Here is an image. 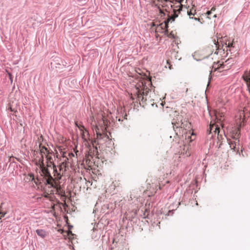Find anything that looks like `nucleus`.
Instances as JSON below:
<instances>
[{
	"instance_id": "obj_1",
	"label": "nucleus",
	"mask_w": 250,
	"mask_h": 250,
	"mask_svg": "<svg viewBox=\"0 0 250 250\" xmlns=\"http://www.w3.org/2000/svg\"><path fill=\"white\" fill-rule=\"evenodd\" d=\"M130 98L139 102L140 105L145 106L154 104V93L146 85V81H139L132 88Z\"/></svg>"
},
{
	"instance_id": "obj_2",
	"label": "nucleus",
	"mask_w": 250,
	"mask_h": 250,
	"mask_svg": "<svg viewBox=\"0 0 250 250\" xmlns=\"http://www.w3.org/2000/svg\"><path fill=\"white\" fill-rule=\"evenodd\" d=\"M91 125L92 129L95 131L97 135L96 143H101L102 141H106L109 139L107 134L106 128L108 125V121L103 114L98 115V119L95 121L93 116H92L88 120Z\"/></svg>"
},
{
	"instance_id": "obj_3",
	"label": "nucleus",
	"mask_w": 250,
	"mask_h": 250,
	"mask_svg": "<svg viewBox=\"0 0 250 250\" xmlns=\"http://www.w3.org/2000/svg\"><path fill=\"white\" fill-rule=\"evenodd\" d=\"M40 152H38L37 151H34V156L38 153L41 155V157L39 158L38 160L36 158V165H38L40 169L42 170V175L43 176V170L44 169H47L48 172L50 173L49 171V169L47 167H45L44 164L43 163V157L44 156L46 159L47 161H49L50 163L54 161L55 159V157L54 156V153L52 151H50L48 150L47 147L45 146H42V144L39 145Z\"/></svg>"
},
{
	"instance_id": "obj_4",
	"label": "nucleus",
	"mask_w": 250,
	"mask_h": 250,
	"mask_svg": "<svg viewBox=\"0 0 250 250\" xmlns=\"http://www.w3.org/2000/svg\"><path fill=\"white\" fill-rule=\"evenodd\" d=\"M43 178L46 184L50 185L51 187L56 189V193L63 197L65 199V191L60 185L59 180L53 178L50 173H49L47 169L43 170Z\"/></svg>"
},
{
	"instance_id": "obj_5",
	"label": "nucleus",
	"mask_w": 250,
	"mask_h": 250,
	"mask_svg": "<svg viewBox=\"0 0 250 250\" xmlns=\"http://www.w3.org/2000/svg\"><path fill=\"white\" fill-rule=\"evenodd\" d=\"M69 162L68 159L66 158L63 162H62L59 166V171L57 169V172H54V178H56V180H60L62 176L65 173V172L68 169Z\"/></svg>"
},
{
	"instance_id": "obj_6",
	"label": "nucleus",
	"mask_w": 250,
	"mask_h": 250,
	"mask_svg": "<svg viewBox=\"0 0 250 250\" xmlns=\"http://www.w3.org/2000/svg\"><path fill=\"white\" fill-rule=\"evenodd\" d=\"M172 124L174 128H181L187 129V128H190V124L181 115H178L172 120Z\"/></svg>"
},
{
	"instance_id": "obj_7",
	"label": "nucleus",
	"mask_w": 250,
	"mask_h": 250,
	"mask_svg": "<svg viewBox=\"0 0 250 250\" xmlns=\"http://www.w3.org/2000/svg\"><path fill=\"white\" fill-rule=\"evenodd\" d=\"M181 10V8H179L176 11L175 10H173L174 11V15L173 16L170 17L169 19L167 20V21H165L164 23H162L159 25H157L156 27L155 31L156 32H163L165 30V29H167L168 27V23L170 21H174V19L176 17L178 16L177 12L179 13L180 10Z\"/></svg>"
},
{
	"instance_id": "obj_8",
	"label": "nucleus",
	"mask_w": 250,
	"mask_h": 250,
	"mask_svg": "<svg viewBox=\"0 0 250 250\" xmlns=\"http://www.w3.org/2000/svg\"><path fill=\"white\" fill-rule=\"evenodd\" d=\"M169 3L167 0H155L153 2L152 5L158 7L160 13H164V11H167L166 7H168Z\"/></svg>"
},
{
	"instance_id": "obj_9",
	"label": "nucleus",
	"mask_w": 250,
	"mask_h": 250,
	"mask_svg": "<svg viewBox=\"0 0 250 250\" xmlns=\"http://www.w3.org/2000/svg\"><path fill=\"white\" fill-rule=\"evenodd\" d=\"M235 134L234 136H233V138L235 140L234 142H230L229 143L230 147L232 149H235L236 146V144L238 143L239 140L238 139L239 138L240 132L239 128L236 129L235 130Z\"/></svg>"
},
{
	"instance_id": "obj_10",
	"label": "nucleus",
	"mask_w": 250,
	"mask_h": 250,
	"mask_svg": "<svg viewBox=\"0 0 250 250\" xmlns=\"http://www.w3.org/2000/svg\"><path fill=\"white\" fill-rule=\"evenodd\" d=\"M208 131L209 132V134L214 133V134L215 135L217 134L218 136L220 132V128L219 127V125H216V124H211V122H210L209 130Z\"/></svg>"
},
{
	"instance_id": "obj_11",
	"label": "nucleus",
	"mask_w": 250,
	"mask_h": 250,
	"mask_svg": "<svg viewBox=\"0 0 250 250\" xmlns=\"http://www.w3.org/2000/svg\"><path fill=\"white\" fill-rule=\"evenodd\" d=\"M98 152L97 147L93 146L89 148L87 154L85 155L87 157L93 158L98 157Z\"/></svg>"
},
{
	"instance_id": "obj_12",
	"label": "nucleus",
	"mask_w": 250,
	"mask_h": 250,
	"mask_svg": "<svg viewBox=\"0 0 250 250\" xmlns=\"http://www.w3.org/2000/svg\"><path fill=\"white\" fill-rule=\"evenodd\" d=\"M214 115L216 117V119L217 120V122H220V125H222V122L224 121V114L223 112L220 111L215 110Z\"/></svg>"
},
{
	"instance_id": "obj_13",
	"label": "nucleus",
	"mask_w": 250,
	"mask_h": 250,
	"mask_svg": "<svg viewBox=\"0 0 250 250\" xmlns=\"http://www.w3.org/2000/svg\"><path fill=\"white\" fill-rule=\"evenodd\" d=\"M226 64L224 62L218 61L216 63H214L213 65L212 66L213 68H214L215 70H220L222 68H226ZM229 67H227L226 69H228Z\"/></svg>"
},
{
	"instance_id": "obj_14",
	"label": "nucleus",
	"mask_w": 250,
	"mask_h": 250,
	"mask_svg": "<svg viewBox=\"0 0 250 250\" xmlns=\"http://www.w3.org/2000/svg\"><path fill=\"white\" fill-rule=\"evenodd\" d=\"M36 232L37 234H38V235L42 238H45L48 234V233L47 231H45L44 229H38L36 230Z\"/></svg>"
},
{
	"instance_id": "obj_15",
	"label": "nucleus",
	"mask_w": 250,
	"mask_h": 250,
	"mask_svg": "<svg viewBox=\"0 0 250 250\" xmlns=\"http://www.w3.org/2000/svg\"><path fill=\"white\" fill-rule=\"evenodd\" d=\"M47 167L48 169H49L50 168L51 169H53L54 173L57 172V167L56 165L54 164V161H52V162H51V163H50L49 161H47L46 167ZM49 171H50V170H49Z\"/></svg>"
},
{
	"instance_id": "obj_16",
	"label": "nucleus",
	"mask_w": 250,
	"mask_h": 250,
	"mask_svg": "<svg viewBox=\"0 0 250 250\" xmlns=\"http://www.w3.org/2000/svg\"><path fill=\"white\" fill-rule=\"evenodd\" d=\"M85 161V163L87 165L88 167H91L93 166V164L94 163L93 158H91L90 157H87L85 156V158L84 159Z\"/></svg>"
},
{
	"instance_id": "obj_17",
	"label": "nucleus",
	"mask_w": 250,
	"mask_h": 250,
	"mask_svg": "<svg viewBox=\"0 0 250 250\" xmlns=\"http://www.w3.org/2000/svg\"><path fill=\"white\" fill-rule=\"evenodd\" d=\"M75 125L79 128V129L80 131L85 130V133L87 134V135L88 134V131L87 130V129L84 127V126L83 125L79 124L77 122H75Z\"/></svg>"
},
{
	"instance_id": "obj_18",
	"label": "nucleus",
	"mask_w": 250,
	"mask_h": 250,
	"mask_svg": "<svg viewBox=\"0 0 250 250\" xmlns=\"http://www.w3.org/2000/svg\"><path fill=\"white\" fill-rule=\"evenodd\" d=\"M165 34L167 35V36L169 38H170L172 39H174L175 38V34L174 33V32L173 31H171L170 33L168 34V30L167 29L166 30H165Z\"/></svg>"
},
{
	"instance_id": "obj_19",
	"label": "nucleus",
	"mask_w": 250,
	"mask_h": 250,
	"mask_svg": "<svg viewBox=\"0 0 250 250\" xmlns=\"http://www.w3.org/2000/svg\"><path fill=\"white\" fill-rule=\"evenodd\" d=\"M195 10L192 8L189 11H188V14L189 15V17L191 18H193L192 17H191V16H194L195 14Z\"/></svg>"
},
{
	"instance_id": "obj_20",
	"label": "nucleus",
	"mask_w": 250,
	"mask_h": 250,
	"mask_svg": "<svg viewBox=\"0 0 250 250\" xmlns=\"http://www.w3.org/2000/svg\"><path fill=\"white\" fill-rule=\"evenodd\" d=\"M166 67H168L169 69H171L172 68V65L171 64V61L169 60H167Z\"/></svg>"
},
{
	"instance_id": "obj_21",
	"label": "nucleus",
	"mask_w": 250,
	"mask_h": 250,
	"mask_svg": "<svg viewBox=\"0 0 250 250\" xmlns=\"http://www.w3.org/2000/svg\"><path fill=\"white\" fill-rule=\"evenodd\" d=\"M81 131V135H82V137L83 139L86 140V138L87 137H88V134L87 135V134L85 133V130H83V131Z\"/></svg>"
},
{
	"instance_id": "obj_22",
	"label": "nucleus",
	"mask_w": 250,
	"mask_h": 250,
	"mask_svg": "<svg viewBox=\"0 0 250 250\" xmlns=\"http://www.w3.org/2000/svg\"><path fill=\"white\" fill-rule=\"evenodd\" d=\"M146 208H145V211H144V217L145 218H146L148 215H149V209L148 208H146V206L145 207Z\"/></svg>"
},
{
	"instance_id": "obj_23",
	"label": "nucleus",
	"mask_w": 250,
	"mask_h": 250,
	"mask_svg": "<svg viewBox=\"0 0 250 250\" xmlns=\"http://www.w3.org/2000/svg\"><path fill=\"white\" fill-rule=\"evenodd\" d=\"M216 8L214 7H213L210 11H208L207 12V14H208V17L209 19H211V17L210 16V15L212 13L213 11H214L215 10Z\"/></svg>"
},
{
	"instance_id": "obj_24",
	"label": "nucleus",
	"mask_w": 250,
	"mask_h": 250,
	"mask_svg": "<svg viewBox=\"0 0 250 250\" xmlns=\"http://www.w3.org/2000/svg\"><path fill=\"white\" fill-rule=\"evenodd\" d=\"M225 44L226 45V47H228V48L233 47V42H229L228 43L226 42Z\"/></svg>"
},
{
	"instance_id": "obj_25",
	"label": "nucleus",
	"mask_w": 250,
	"mask_h": 250,
	"mask_svg": "<svg viewBox=\"0 0 250 250\" xmlns=\"http://www.w3.org/2000/svg\"><path fill=\"white\" fill-rule=\"evenodd\" d=\"M17 159L18 161H19V159L18 158H17L16 157H14L13 156H11L9 157V161H11V162H13V163L15 162L14 161V159Z\"/></svg>"
},
{
	"instance_id": "obj_26",
	"label": "nucleus",
	"mask_w": 250,
	"mask_h": 250,
	"mask_svg": "<svg viewBox=\"0 0 250 250\" xmlns=\"http://www.w3.org/2000/svg\"><path fill=\"white\" fill-rule=\"evenodd\" d=\"M11 112H17V110H14V109H13L12 108V107H11V105H9V107L8 108Z\"/></svg>"
},
{
	"instance_id": "obj_27",
	"label": "nucleus",
	"mask_w": 250,
	"mask_h": 250,
	"mask_svg": "<svg viewBox=\"0 0 250 250\" xmlns=\"http://www.w3.org/2000/svg\"><path fill=\"white\" fill-rule=\"evenodd\" d=\"M8 76H9V79H10L11 80V82L12 83L13 82V80H12V75L10 73H8Z\"/></svg>"
},
{
	"instance_id": "obj_28",
	"label": "nucleus",
	"mask_w": 250,
	"mask_h": 250,
	"mask_svg": "<svg viewBox=\"0 0 250 250\" xmlns=\"http://www.w3.org/2000/svg\"><path fill=\"white\" fill-rule=\"evenodd\" d=\"M5 214V213L0 211V219H1V217H4Z\"/></svg>"
},
{
	"instance_id": "obj_29",
	"label": "nucleus",
	"mask_w": 250,
	"mask_h": 250,
	"mask_svg": "<svg viewBox=\"0 0 250 250\" xmlns=\"http://www.w3.org/2000/svg\"><path fill=\"white\" fill-rule=\"evenodd\" d=\"M205 51H206V50H202V51H201L199 52H198V54H205Z\"/></svg>"
},
{
	"instance_id": "obj_30",
	"label": "nucleus",
	"mask_w": 250,
	"mask_h": 250,
	"mask_svg": "<svg viewBox=\"0 0 250 250\" xmlns=\"http://www.w3.org/2000/svg\"><path fill=\"white\" fill-rule=\"evenodd\" d=\"M211 54H212V51L211 50H210L209 52L205 57H204V58L207 57L209 55H210Z\"/></svg>"
},
{
	"instance_id": "obj_31",
	"label": "nucleus",
	"mask_w": 250,
	"mask_h": 250,
	"mask_svg": "<svg viewBox=\"0 0 250 250\" xmlns=\"http://www.w3.org/2000/svg\"><path fill=\"white\" fill-rule=\"evenodd\" d=\"M74 151H75V154H76V156H77V155H78V153L79 152V151H78V150H76V149H74Z\"/></svg>"
},
{
	"instance_id": "obj_32",
	"label": "nucleus",
	"mask_w": 250,
	"mask_h": 250,
	"mask_svg": "<svg viewBox=\"0 0 250 250\" xmlns=\"http://www.w3.org/2000/svg\"><path fill=\"white\" fill-rule=\"evenodd\" d=\"M69 155L70 156H72L73 157H74V154L73 153H71V154H69Z\"/></svg>"
},
{
	"instance_id": "obj_33",
	"label": "nucleus",
	"mask_w": 250,
	"mask_h": 250,
	"mask_svg": "<svg viewBox=\"0 0 250 250\" xmlns=\"http://www.w3.org/2000/svg\"><path fill=\"white\" fill-rule=\"evenodd\" d=\"M216 17V14H214V15H213V17Z\"/></svg>"
},
{
	"instance_id": "obj_34",
	"label": "nucleus",
	"mask_w": 250,
	"mask_h": 250,
	"mask_svg": "<svg viewBox=\"0 0 250 250\" xmlns=\"http://www.w3.org/2000/svg\"><path fill=\"white\" fill-rule=\"evenodd\" d=\"M229 61V59H228L227 61H225V63H226V62H228V61Z\"/></svg>"
},
{
	"instance_id": "obj_35",
	"label": "nucleus",
	"mask_w": 250,
	"mask_h": 250,
	"mask_svg": "<svg viewBox=\"0 0 250 250\" xmlns=\"http://www.w3.org/2000/svg\"><path fill=\"white\" fill-rule=\"evenodd\" d=\"M188 88H187V89H186V93L188 92Z\"/></svg>"
},
{
	"instance_id": "obj_36",
	"label": "nucleus",
	"mask_w": 250,
	"mask_h": 250,
	"mask_svg": "<svg viewBox=\"0 0 250 250\" xmlns=\"http://www.w3.org/2000/svg\"><path fill=\"white\" fill-rule=\"evenodd\" d=\"M250 72V71H246V72H245V73H246V72Z\"/></svg>"
},
{
	"instance_id": "obj_37",
	"label": "nucleus",
	"mask_w": 250,
	"mask_h": 250,
	"mask_svg": "<svg viewBox=\"0 0 250 250\" xmlns=\"http://www.w3.org/2000/svg\"><path fill=\"white\" fill-rule=\"evenodd\" d=\"M147 83H148V85H149V82H147Z\"/></svg>"
},
{
	"instance_id": "obj_38",
	"label": "nucleus",
	"mask_w": 250,
	"mask_h": 250,
	"mask_svg": "<svg viewBox=\"0 0 250 250\" xmlns=\"http://www.w3.org/2000/svg\"><path fill=\"white\" fill-rule=\"evenodd\" d=\"M70 233L72 235H73V234H72V232L70 231Z\"/></svg>"
}]
</instances>
